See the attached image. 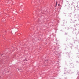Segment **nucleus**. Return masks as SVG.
<instances>
[{"instance_id": "6", "label": "nucleus", "mask_w": 79, "mask_h": 79, "mask_svg": "<svg viewBox=\"0 0 79 79\" xmlns=\"http://www.w3.org/2000/svg\"><path fill=\"white\" fill-rule=\"evenodd\" d=\"M78 26V27H79V26Z\"/></svg>"}, {"instance_id": "2", "label": "nucleus", "mask_w": 79, "mask_h": 79, "mask_svg": "<svg viewBox=\"0 0 79 79\" xmlns=\"http://www.w3.org/2000/svg\"><path fill=\"white\" fill-rule=\"evenodd\" d=\"M67 34H68V33H65V35H67Z\"/></svg>"}, {"instance_id": "4", "label": "nucleus", "mask_w": 79, "mask_h": 79, "mask_svg": "<svg viewBox=\"0 0 79 79\" xmlns=\"http://www.w3.org/2000/svg\"><path fill=\"white\" fill-rule=\"evenodd\" d=\"M59 5H60V4H59L58 5V6H59Z\"/></svg>"}, {"instance_id": "7", "label": "nucleus", "mask_w": 79, "mask_h": 79, "mask_svg": "<svg viewBox=\"0 0 79 79\" xmlns=\"http://www.w3.org/2000/svg\"><path fill=\"white\" fill-rule=\"evenodd\" d=\"M79 25H78V26Z\"/></svg>"}, {"instance_id": "5", "label": "nucleus", "mask_w": 79, "mask_h": 79, "mask_svg": "<svg viewBox=\"0 0 79 79\" xmlns=\"http://www.w3.org/2000/svg\"><path fill=\"white\" fill-rule=\"evenodd\" d=\"M3 55V54L1 55V56H2Z\"/></svg>"}, {"instance_id": "1", "label": "nucleus", "mask_w": 79, "mask_h": 79, "mask_svg": "<svg viewBox=\"0 0 79 79\" xmlns=\"http://www.w3.org/2000/svg\"><path fill=\"white\" fill-rule=\"evenodd\" d=\"M57 5H58V4L57 3V2H56V6H57Z\"/></svg>"}, {"instance_id": "3", "label": "nucleus", "mask_w": 79, "mask_h": 79, "mask_svg": "<svg viewBox=\"0 0 79 79\" xmlns=\"http://www.w3.org/2000/svg\"><path fill=\"white\" fill-rule=\"evenodd\" d=\"M18 70H21V69H18Z\"/></svg>"}]
</instances>
